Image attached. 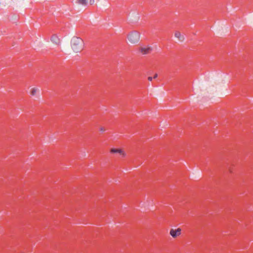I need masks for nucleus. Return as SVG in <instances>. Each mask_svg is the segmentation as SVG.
<instances>
[{"label": "nucleus", "instance_id": "nucleus-1", "mask_svg": "<svg viewBox=\"0 0 253 253\" xmlns=\"http://www.w3.org/2000/svg\"><path fill=\"white\" fill-rule=\"evenodd\" d=\"M71 46L74 52H79L83 49L84 41L80 38L74 37L71 39Z\"/></svg>", "mask_w": 253, "mask_h": 253}, {"label": "nucleus", "instance_id": "nucleus-2", "mask_svg": "<svg viewBox=\"0 0 253 253\" xmlns=\"http://www.w3.org/2000/svg\"><path fill=\"white\" fill-rule=\"evenodd\" d=\"M127 38L128 42L131 44H136L140 40V34L137 31H134L128 34Z\"/></svg>", "mask_w": 253, "mask_h": 253}, {"label": "nucleus", "instance_id": "nucleus-3", "mask_svg": "<svg viewBox=\"0 0 253 253\" xmlns=\"http://www.w3.org/2000/svg\"><path fill=\"white\" fill-rule=\"evenodd\" d=\"M29 93L32 97H34L36 99H40L41 97L40 90L38 87H34L31 88Z\"/></svg>", "mask_w": 253, "mask_h": 253}, {"label": "nucleus", "instance_id": "nucleus-4", "mask_svg": "<svg viewBox=\"0 0 253 253\" xmlns=\"http://www.w3.org/2000/svg\"><path fill=\"white\" fill-rule=\"evenodd\" d=\"M139 50L143 55H146L151 53L153 48L151 46L147 45L140 47Z\"/></svg>", "mask_w": 253, "mask_h": 253}, {"label": "nucleus", "instance_id": "nucleus-5", "mask_svg": "<svg viewBox=\"0 0 253 253\" xmlns=\"http://www.w3.org/2000/svg\"><path fill=\"white\" fill-rule=\"evenodd\" d=\"M181 230L179 228L176 229H171L170 230L169 234L173 238H175L181 234Z\"/></svg>", "mask_w": 253, "mask_h": 253}, {"label": "nucleus", "instance_id": "nucleus-6", "mask_svg": "<svg viewBox=\"0 0 253 253\" xmlns=\"http://www.w3.org/2000/svg\"><path fill=\"white\" fill-rule=\"evenodd\" d=\"M174 37L177 39L179 42H182L185 40V38L181 33L179 31H175L174 33Z\"/></svg>", "mask_w": 253, "mask_h": 253}, {"label": "nucleus", "instance_id": "nucleus-7", "mask_svg": "<svg viewBox=\"0 0 253 253\" xmlns=\"http://www.w3.org/2000/svg\"><path fill=\"white\" fill-rule=\"evenodd\" d=\"M111 153H119L121 155L124 156V153L122 149H115L112 148L110 150Z\"/></svg>", "mask_w": 253, "mask_h": 253}, {"label": "nucleus", "instance_id": "nucleus-8", "mask_svg": "<svg viewBox=\"0 0 253 253\" xmlns=\"http://www.w3.org/2000/svg\"><path fill=\"white\" fill-rule=\"evenodd\" d=\"M51 41L55 43L56 44H58L60 43V39L56 36H53L51 38Z\"/></svg>", "mask_w": 253, "mask_h": 253}, {"label": "nucleus", "instance_id": "nucleus-9", "mask_svg": "<svg viewBox=\"0 0 253 253\" xmlns=\"http://www.w3.org/2000/svg\"><path fill=\"white\" fill-rule=\"evenodd\" d=\"M76 2L78 4L86 6L87 3V0H77Z\"/></svg>", "mask_w": 253, "mask_h": 253}, {"label": "nucleus", "instance_id": "nucleus-10", "mask_svg": "<svg viewBox=\"0 0 253 253\" xmlns=\"http://www.w3.org/2000/svg\"><path fill=\"white\" fill-rule=\"evenodd\" d=\"M202 98H203V97L202 96V95H198L196 99L198 101H200L202 100Z\"/></svg>", "mask_w": 253, "mask_h": 253}, {"label": "nucleus", "instance_id": "nucleus-11", "mask_svg": "<svg viewBox=\"0 0 253 253\" xmlns=\"http://www.w3.org/2000/svg\"><path fill=\"white\" fill-rule=\"evenodd\" d=\"M94 3V0H89V3L93 4Z\"/></svg>", "mask_w": 253, "mask_h": 253}, {"label": "nucleus", "instance_id": "nucleus-12", "mask_svg": "<svg viewBox=\"0 0 253 253\" xmlns=\"http://www.w3.org/2000/svg\"><path fill=\"white\" fill-rule=\"evenodd\" d=\"M148 80L149 81H152V78L151 77H149L148 78Z\"/></svg>", "mask_w": 253, "mask_h": 253}, {"label": "nucleus", "instance_id": "nucleus-13", "mask_svg": "<svg viewBox=\"0 0 253 253\" xmlns=\"http://www.w3.org/2000/svg\"><path fill=\"white\" fill-rule=\"evenodd\" d=\"M158 75L157 74H156L154 76V78H156L157 77Z\"/></svg>", "mask_w": 253, "mask_h": 253}]
</instances>
